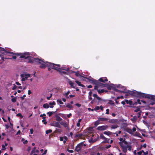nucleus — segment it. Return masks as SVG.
<instances>
[{
	"instance_id": "obj_1",
	"label": "nucleus",
	"mask_w": 155,
	"mask_h": 155,
	"mask_svg": "<svg viewBox=\"0 0 155 155\" xmlns=\"http://www.w3.org/2000/svg\"><path fill=\"white\" fill-rule=\"evenodd\" d=\"M127 93L137 98H141L143 97L148 99H152L153 100H155V97L151 95V94L141 93L140 92H138L136 91H128Z\"/></svg>"
},
{
	"instance_id": "obj_2",
	"label": "nucleus",
	"mask_w": 155,
	"mask_h": 155,
	"mask_svg": "<svg viewBox=\"0 0 155 155\" xmlns=\"http://www.w3.org/2000/svg\"><path fill=\"white\" fill-rule=\"evenodd\" d=\"M30 54L28 52H25L23 53L22 55L20 57V58H25V59H28V62L31 64L34 62L41 63L40 61L43 62V60H41L38 58H35L31 57L29 55Z\"/></svg>"
},
{
	"instance_id": "obj_3",
	"label": "nucleus",
	"mask_w": 155,
	"mask_h": 155,
	"mask_svg": "<svg viewBox=\"0 0 155 155\" xmlns=\"http://www.w3.org/2000/svg\"><path fill=\"white\" fill-rule=\"evenodd\" d=\"M119 140L120 142H119V144L122 148L123 152L125 153H126L127 151V148L128 150H131L132 148L131 146L128 145H124L123 144V142L125 140V138L123 139V138H120Z\"/></svg>"
},
{
	"instance_id": "obj_4",
	"label": "nucleus",
	"mask_w": 155,
	"mask_h": 155,
	"mask_svg": "<svg viewBox=\"0 0 155 155\" xmlns=\"http://www.w3.org/2000/svg\"><path fill=\"white\" fill-rule=\"evenodd\" d=\"M55 65V66H57V67L53 66V67L51 68H54V69L56 70L61 73H63L64 74H66L67 75L68 74V72L64 71H61V66L60 64Z\"/></svg>"
},
{
	"instance_id": "obj_5",
	"label": "nucleus",
	"mask_w": 155,
	"mask_h": 155,
	"mask_svg": "<svg viewBox=\"0 0 155 155\" xmlns=\"http://www.w3.org/2000/svg\"><path fill=\"white\" fill-rule=\"evenodd\" d=\"M1 51H3L4 52H2V54H5V53L6 54H8L10 53L12 54L13 55H17V56H21V55H22L23 54L21 53H14L12 52H9L8 51H6L5 50V49L4 48H1Z\"/></svg>"
},
{
	"instance_id": "obj_6",
	"label": "nucleus",
	"mask_w": 155,
	"mask_h": 155,
	"mask_svg": "<svg viewBox=\"0 0 155 155\" xmlns=\"http://www.w3.org/2000/svg\"><path fill=\"white\" fill-rule=\"evenodd\" d=\"M41 60H43V62L40 61L41 62V63H37L38 64H41V65L40 66V68H45L47 66H49V64H48V62H45L44 61V59H41Z\"/></svg>"
},
{
	"instance_id": "obj_7",
	"label": "nucleus",
	"mask_w": 155,
	"mask_h": 155,
	"mask_svg": "<svg viewBox=\"0 0 155 155\" xmlns=\"http://www.w3.org/2000/svg\"><path fill=\"white\" fill-rule=\"evenodd\" d=\"M108 128V126L107 125H103L99 126L97 128V130L99 131H103L106 130Z\"/></svg>"
},
{
	"instance_id": "obj_8",
	"label": "nucleus",
	"mask_w": 155,
	"mask_h": 155,
	"mask_svg": "<svg viewBox=\"0 0 155 155\" xmlns=\"http://www.w3.org/2000/svg\"><path fill=\"white\" fill-rule=\"evenodd\" d=\"M83 142L81 143H80L78 144L76 146L75 150L77 152L81 150V148L83 146Z\"/></svg>"
},
{
	"instance_id": "obj_9",
	"label": "nucleus",
	"mask_w": 155,
	"mask_h": 155,
	"mask_svg": "<svg viewBox=\"0 0 155 155\" xmlns=\"http://www.w3.org/2000/svg\"><path fill=\"white\" fill-rule=\"evenodd\" d=\"M109 84V83H105L104 84L101 83L99 82L98 81L97 85H98V87L101 86L104 87H107Z\"/></svg>"
},
{
	"instance_id": "obj_10",
	"label": "nucleus",
	"mask_w": 155,
	"mask_h": 155,
	"mask_svg": "<svg viewBox=\"0 0 155 155\" xmlns=\"http://www.w3.org/2000/svg\"><path fill=\"white\" fill-rule=\"evenodd\" d=\"M99 81L105 82L107 81L108 80L106 77H102L100 78L98 80Z\"/></svg>"
},
{
	"instance_id": "obj_11",
	"label": "nucleus",
	"mask_w": 155,
	"mask_h": 155,
	"mask_svg": "<svg viewBox=\"0 0 155 155\" xmlns=\"http://www.w3.org/2000/svg\"><path fill=\"white\" fill-rule=\"evenodd\" d=\"M60 124L63 125L64 127L66 128L68 130H69L70 128L66 122H61L60 123Z\"/></svg>"
},
{
	"instance_id": "obj_12",
	"label": "nucleus",
	"mask_w": 155,
	"mask_h": 155,
	"mask_svg": "<svg viewBox=\"0 0 155 155\" xmlns=\"http://www.w3.org/2000/svg\"><path fill=\"white\" fill-rule=\"evenodd\" d=\"M113 90L115 91L116 92H121L123 93H127V92H126V91H120V90H118L117 89L116 87H113Z\"/></svg>"
},
{
	"instance_id": "obj_13",
	"label": "nucleus",
	"mask_w": 155,
	"mask_h": 155,
	"mask_svg": "<svg viewBox=\"0 0 155 155\" xmlns=\"http://www.w3.org/2000/svg\"><path fill=\"white\" fill-rule=\"evenodd\" d=\"M49 64V66H48V70L49 71H50L51 70V69H54V68H52L51 67H53V66H55V64H54V63H48Z\"/></svg>"
},
{
	"instance_id": "obj_14",
	"label": "nucleus",
	"mask_w": 155,
	"mask_h": 155,
	"mask_svg": "<svg viewBox=\"0 0 155 155\" xmlns=\"http://www.w3.org/2000/svg\"><path fill=\"white\" fill-rule=\"evenodd\" d=\"M98 80H97L95 79H90L89 80V82L92 83L94 84L97 85Z\"/></svg>"
},
{
	"instance_id": "obj_15",
	"label": "nucleus",
	"mask_w": 155,
	"mask_h": 155,
	"mask_svg": "<svg viewBox=\"0 0 155 155\" xmlns=\"http://www.w3.org/2000/svg\"><path fill=\"white\" fill-rule=\"evenodd\" d=\"M99 121H107L108 119L107 118L104 117H99L98 118Z\"/></svg>"
},
{
	"instance_id": "obj_16",
	"label": "nucleus",
	"mask_w": 155,
	"mask_h": 155,
	"mask_svg": "<svg viewBox=\"0 0 155 155\" xmlns=\"http://www.w3.org/2000/svg\"><path fill=\"white\" fill-rule=\"evenodd\" d=\"M54 124L55 125H54V127H57L59 128H61V127L59 122L54 121Z\"/></svg>"
},
{
	"instance_id": "obj_17",
	"label": "nucleus",
	"mask_w": 155,
	"mask_h": 155,
	"mask_svg": "<svg viewBox=\"0 0 155 155\" xmlns=\"http://www.w3.org/2000/svg\"><path fill=\"white\" fill-rule=\"evenodd\" d=\"M69 84L71 85V87L75 88V85L71 81H70L69 82Z\"/></svg>"
},
{
	"instance_id": "obj_18",
	"label": "nucleus",
	"mask_w": 155,
	"mask_h": 155,
	"mask_svg": "<svg viewBox=\"0 0 155 155\" xmlns=\"http://www.w3.org/2000/svg\"><path fill=\"white\" fill-rule=\"evenodd\" d=\"M55 117L56 118V120L57 121H61L62 120V118H61L58 115H55Z\"/></svg>"
},
{
	"instance_id": "obj_19",
	"label": "nucleus",
	"mask_w": 155,
	"mask_h": 155,
	"mask_svg": "<svg viewBox=\"0 0 155 155\" xmlns=\"http://www.w3.org/2000/svg\"><path fill=\"white\" fill-rule=\"evenodd\" d=\"M116 87L117 88H120L122 90L124 91H125L126 89L125 87H124L122 86L120 84L117 85Z\"/></svg>"
},
{
	"instance_id": "obj_20",
	"label": "nucleus",
	"mask_w": 155,
	"mask_h": 155,
	"mask_svg": "<svg viewBox=\"0 0 155 155\" xmlns=\"http://www.w3.org/2000/svg\"><path fill=\"white\" fill-rule=\"evenodd\" d=\"M141 101L140 99H137L136 102H134V104L135 105H137L138 104H141Z\"/></svg>"
},
{
	"instance_id": "obj_21",
	"label": "nucleus",
	"mask_w": 155,
	"mask_h": 155,
	"mask_svg": "<svg viewBox=\"0 0 155 155\" xmlns=\"http://www.w3.org/2000/svg\"><path fill=\"white\" fill-rule=\"evenodd\" d=\"M49 104L50 105L49 107L53 108L54 107L53 105L55 104V103L54 101H53L52 102L49 103Z\"/></svg>"
},
{
	"instance_id": "obj_22",
	"label": "nucleus",
	"mask_w": 155,
	"mask_h": 155,
	"mask_svg": "<svg viewBox=\"0 0 155 155\" xmlns=\"http://www.w3.org/2000/svg\"><path fill=\"white\" fill-rule=\"evenodd\" d=\"M57 111V110L55 112H49L47 113V114H48L49 117H51Z\"/></svg>"
},
{
	"instance_id": "obj_23",
	"label": "nucleus",
	"mask_w": 155,
	"mask_h": 155,
	"mask_svg": "<svg viewBox=\"0 0 155 155\" xmlns=\"http://www.w3.org/2000/svg\"><path fill=\"white\" fill-rule=\"evenodd\" d=\"M118 127L117 124H115L111 125L110 127L111 129H114L117 128Z\"/></svg>"
},
{
	"instance_id": "obj_24",
	"label": "nucleus",
	"mask_w": 155,
	"mask_h": 155,
	"mask_svg": "<svg viewBox=\"0 0 155 155\" xmlns=\"http://www.w3.org/2000/svg\"><path fill=\"white\" fill-rule=\"evenodd\" d=\"M75 82L77 84H78V85L79 86H81L82 87H84V86L83 84H81V83L80 82H79L78 81H75Z\"/></svg>"
},
{
	"instance_id": "obj_25",
	"label": "nucleus",
	"mask_w": 155,
	"mask_h": 155,
	"mask_svg": "<svg viewBox=\"0 0 155 155\" xmlns=\"http://www.w3.org/2000/svg\"><path fill=\"white\" fill-rule=\"evenodd\" d=\"M125 101L126 103L127 104H129L130 105H131L132 104V101H128L127 100H125Z\"/></svg>"
},
{
	"instance_id": "obj_26",
	"label": "nucleus",
	"mask_w": 155,
	"mask_h": 155,
	"mask_svg": "<svg viewBox=\"0 0 155 155\" xmlns=\"http://www.w3.org/2000/svg\"><path fill=\"white\" fill-rule=\"evenodd\" d=\"M50 107V106L47 103L43 105V107L44 108H48Z\"/></svg>"
},
{
	"instance_id": "obj_27",
	"label": "nucleus",
	"mask_w": 155,
	"mask_h": 155,
	"mask_svg": "<svg viewBox=\"0 0 155 155\" xmlns=\"http://www.w3.org/2000/svg\"><path fill=\"white\" fill-rule=\"evenodd\" d=\"M104 134L109 136L112 134V133L110 131H105L104 132Z\"/></svg>"
},
{
	"instance_id": "obj_28",
	"label": "nucleus",
	"mask_w": 155,
	"mask_h": 155,
	"mask_svg": "<svg viewBox=\"0 0 155 155\" xmlns=\"http://www.w3.org/2000/svg\"><path fill=\"white\" fill-rule=\"evenodd\" d=\"M82 134H76L74 136V138H76L77 137L80 138L82 137Z\"/></svg>"
},
{
	"instance_id": "obj_29",
	"label": "nucleus",
	"mask_w": 155,
	"mask_h": 155,
	"mask_svg": "<svg viewBox=\"0 0 155 155\" xmlns=\"http://www.w3.org/2000/svg\"><path fill=\"white\" fill-rule=\"evenodd\" d=\"M66 107L71 109L73 108V106L71 105L69 103L67 104Z\"/></svg>"
},
{
	"instance_id": "obj_30",
	"label": "nucleus",
	"mask_w": 155,
	"mask_h": 155,
	"mask_svg": "<svg viewBox=\"0 0 155 155\" xmlns=\"http://www.w3.org/2000/svg\"><path fill=\"white\" fill-rule=\"evenodd\" d=\"M137 119V116H134L133 117V118H132L131 119V120L132 121H136Z\"/></svg>"
},
{
	"instance_id": "obj_31",
	"label": "nucleus",
	"mask_w": 155,
	"mask_h": 155,
	"mask_svg": "<svg viewBox=\"0 0 155 155\" xmlns=\"http://www.w3.org/2000/svg\"><path fill=\"white\" fill-rule=\"evenodd\" d=\"M45 118H46L45 117H43V120H42V122L45 124H47V122L46 121V120L45 119Z\"/></svg>"
},
{
	"instance_id": "obj_32",
	"label": "nucleus",
	"mask_w": 155,
	"mask_h": 155,
	"mask_svg": "<svg viewBox=\"0 0 155 155\" xmlns=\"http://www.w3.org/2000/svg\"><path fill=\"white\" fill-rule=\"evenodd\" d=\"M52 130L51 129H49L48 130H47L45 131V133L46 134H48L50 133H51L52 132Z\"/></svg>"
},
{
	"instance_id": "obj_33",
	"label": "nucleus",
	"mask_w": 155,
	"mask_h": 155,
	"mask_svg": "<svg viewBox=\"0 0 155 155\" xmlns=\"http://www.w3.org/2000/svg\"><path fill=\"white\" fill-rule=\"evenodd\" d=\"M100 138H102L103 139H104L105 140H107V138H106L103 134H101L100 136Z\"/></svg>"
},
{
	"instance_id": "obj_34",
	"label": "nucleus",
	"mask_w": 155,
	"mask_h": 155,
	"mask_svg": "<svg viewBox=\"0 0 155 155\" xmlns=\"http://www.w3.org/2000/svg\"><path fill=\"white\" fill-rule=\"evenodd\" d=\"M109 123H114L116 122V121L114 119H111L109 120L108 121Z\"/></svg>"
},
{
	"instance_id": "obj_35",
	"label": "nucleus",
	"mask_w": 155,
	"mask_h": 155,
	"mask_svg": "<svg viewBox=\"0 0 155 155\" xmlns=\"http://www.w3.org/2000/svg\"><path fill=\"white\" fill-rule=\"evenodd\" d=\"M57 103H59L60 104H63V103L61 101V99H58L57 100Z\"/></svg>"
},
{
	"instance_id": "obj_36",
	"label": "nucleus",
	"mask_w": 155,
	"mask_h": 155,
	"mask_svg": "<svg viewBox=\"0 0 155 155\" xmlns=\"http://www.w3.org/2000/svg\"><path fill=\"white\" fill-rule=\"evenodd\" d=\"M56 132L60 133L62 132L61 130L59 129H56L55 131Z\"/></svg>"
},
{
	"instance_id": "obj_37",
	"label": "nucleus",
	"mask_w": 155,
	"mask_h": 155,
	"mask_svg": "<svg viewBox=\"0 0 155 155\" xmlns=\"http://www.w3.org/2000/svg\"><path fill=\"white\" fill-rule=\"evenodd\" d=\"M107 87V88L108 90H110L111 88L113 89V87H113L112 86L109 85V84Z\"/></svg>"
},
{
	"instance_id": "obj_38",
	"label": "nucleus",
	"mask_w": 155,
	"mask_h": 155,
	"mask_svg": "<svg viewBox=\"0 0 155 155\" xmlns=\"http://www.w3.org/2000/svg\"><path fill=\"white\" fill-rule=\"evenodd\" d=\"M97 91L98 92L99 94H101V93H103L104 91V89H101V90H97Z\"/></svg>"
},
{
	"instance_id": "obj_39",
	"label": "nucleus",
	"mask_w": 155,
	"mask_h": 155,
	"mask_svg": "<svg viewBox=\"0 0 155 155\" xmlns=\"http://www.w3.org/2000/svg\"><path fill=\"white\" fill-rule=\"evenodd\" d=\"M141 111H140V112H138L137 114V118H140V117H141L140 115H141Z\"/></svg>"
},
{
	"instance_id": "obj_40",
	"label": "nucleus",
	"mask_w": 155,
	"mask_h": 155,
	"mask_svg": "<svg viewBox=\"0 0 155 155\" xmlns=\"http://www.w3.org/2000/svg\"><path fill=\"white\" fill-rule=\"evenodd\" d=\"M16 98H17L16 97L13 98L12 99L11 101L13 102H14V103L15 102H16Z\"/></svg>"
},
{
	"instance_id": "obj_41",
	"label": "nucleus",
	"mask_w": 155,
	"mask_h": 155,
	"mask_svg": "<svg viewBox=\"0 0 155 155\" xmlns=\"http://www.w3.org/2000/svg\"><path fill=\"white\" fill-rule=\"evenodd\" d=\"M135 135L137 136V137H141V135L140 134L138 133L137 132H136V133Z\"/></svg>"
},
{
	"instance_id": "obj_42",
	"label": "nucleus",
	"mask_w": 155,
	"mask_h": 155,
	"mask_svg": "<svg viewBox=\"0 0 155 155\" xmlns=\"http://www.w3.org/2000/svg\"><path fill=\"white\" fill-rule=\"evenodd\" d=\"M61 68V70L62 69V70H66L67 71H68V70L69 69V68H67L66 69L65 67H64V68L62 67V68Z\"/></svg>"
},
{
	"instance_id": "obj_43",
	"label": "nucleus",
	"mask_w": 155,
	"mask_h": 155,
	"mask_svg": "<svg viewBox=\"0 0 155 155\" xmlns=\"http://www.w3.org/2000/svg\"><path fill=\"white\" fill-rule=\"evenodd\" d=\"M100 109V107H99L98 106H96L95 108L94 109V110H99Z\"/></svg>"
},
{
	"instance_id": "obj_44",
	"label": "nucleus",
	"mask_w": 155,
	"mask_h": 155,
	"mask_svg": "<svg viewBox=\"0 0 155 155\" xmlns=\"http://www.w3.org/2000/svg\"><path fill=\"white\" fill-rule=\"evenodd\" d=\"M140 111H141L140 109L139 108H137L134 110V111L136 112H137L138 111L140 112Z\"/></svg>"
},
{
	"instance_id": "obj_45",
	"label": "nucleus",
	"mask_w": 155,
	"mask_h": 155,
	"mask_svg": "<svg viewBox=\"0 0 155 155\" xmlns=\"http://www.w3.org/2000/svg\"><path fill=\"white\" fill-rule=\"evenodd\" d=\"M109 103L111 105H114V101H113L112 100H110L109 101Z\"/></svg>"
},
{
	"instance_id": "obj_46",
	"label": "nucleus",
	"mask_w": 155,
	"mask_h": 155,
	"mask_svg": "<svg viewBox=\"0 0 155 155\" xmlns=\"http://www.w3.org/2000/svg\"><path fill=\"white\" fill-rule=\"evenodd\" d=\"M36 147H34L33 149H32L31 151L32 152H33L34 153H35V151H36Z\"/></svg>"
},
{
	"instance_id": "obj_47",
	"label": "nucleus",
	"mask_w": 155,
	"mask_h": 155,
	"mask_svg": "<svg viewBox=\"0 0 155 155\" xmlns=\"http://www.w3.org/2000/svg\"><path fill=\"white\" fill-rule=\"evenodd\" d=\"M25 75V78H27L28 77H30V74H26Z\"/></svg>"
},
{
	"instance_id": "obj_48",
	"label": "nucleus",
	"mask_w": 155,
	"mask_h": 155,
	"mask_svg": "<svg viewBox=\"0 0 155 155\" xmlns=\"http://www.w3.org/2000/svg\"><path fill=\"white\" fill-rule=\"evenodd\" d=\"M70 92V91H68L66 93H65V94H64V95L65 96H68Z\"/></svg>"
},
{
	"instance_id": "obj_49",
	"label": "nucleus",
	"mask_w": 155,
	"mask_h": 155,
	"mask_svg": "<svg viewBox=\"0 0 155 155\" xmlns=\"http://www.w3.org/2000/svg\"><path fill=\"white\" fill-rule=\"evenodd\" d=\"M75 72V75L76 76L78 77V76H80L79 73L78 72Z\"/></svg>"
},
{
	"instance_id": "obj_50",
	"label": "nucleus",
	"mask_w": 155,
	"mask_h": 155,
	"mask_svg": "<svg viewBox=\"0 0 155 155\" xmlns=\"http://www.w3.org/2000/svg\"><path fill=\"white\" fill-rule=\"evenodd\" d=\"M123 144L126 145H127L128 143V142L125 141V140H124L123 142Z\"/></svg>"
},
{
	"instance_id": "obj_51",
	"label": "nucleus",
	"mask_w": 155,
	"mask_h": 155,
	"mask_svg": "<svg viewBox=\"0 0 155 155\" xmlns=\"http://www.w3.org/2000/svg\"><path fill=\"white\" fill-rule=\"evenodd\" d=\"M2 150H5L6 148H5V146L4 145L2 144Z\"/></svg>"
},
{
	"instance_id": "obj_52",
	"label": "nucleus",
	"mask_w": 155,
	"mask_h": 155,
	"mask_svg": "<svg viewBox=\"0 0 155 155\" xmlns=\"http://www.w3.org/2000/svg\"><path fill=\"white\" fill-rule=\"evenodd\" d=\"M46 114H41L40 115V117H45L46 116Z\"/></svg>"
},
{
	"instance_id": "obj_53",
	"label": "nucleus",
	"mask_w": 155,
	"mask_h": 155,
	"mask_svg": "<svg viewBox=\"0 0 155 155\" xmlns=\"http://www.w3.org/2000/svg\"><path fill=\"white\" fill-rule=\"evenodd\" d=\"M26 97V95L24 94L22 97H21V99L22 100H23L24 99V98Z\"/></svg>"
},
{
	"instance_id": "obj_54",
	"label": "nucleus",
	"mask_w": 155,
	"mask_h": 155,
	"mask_svg": "<svg viewBox=\"0 0 155 155\" xmlns=\"http://www.w3.org/2000/svg\"><path fill=\"white\" fill-rule=\"evenodd\" d=\"M17 87V86L15 84H14V86L13 87L12 89V90H15V89Z\"/></svg>"
},
{
	"instance_id": "obj_55",
	"label": "nucleus",
	"mask_w": 155,
	"mask_h": 155,
	"mask_svg": "<svg viewBox=\"0 0 155 155\" xmlns=\"http://www.w3.org/2000/svg\"><path fill=\"white\" fill-rule=\"evenodd\" d=\"M96 98L99 101H101L102 100V99L101 98H100L98 96H97Z\"/></svg>"
},
{
	"instance_id": "obj_56",
	"label": "nucleus",
	"mask_w": 155,
	"mask_h": 155,
	"mask_svg": "<svg viewBox=\"0 0 155 155\" xmlns=\"http://www.w3.org/2000/svg\"><path fill=\"white\" fill-rule=\"evenodd\" d=\"M98 86L97 85H96L95 86H94V89L95 90H98Z\"/></svg>"
},
{
	"instance_id": "obj_57",
	"label": "nucleus",
	"mask_w": 155,
	"mask_h": 155,
	"mask_svg": "<svg viewBox=\"0 0 155 155\" xmlns=\"http://www.w3.org/2000/svg\"><path fill=\"white\" fill-rule=\"evenodd\" d=\"M148 152L147 151L146 152H144L143 153V155H147L148 154Z\"/></svg>"
},
{
	"instance_id": "obj_58",
	"label": "nucleus",
	"mask_w": 155,
	"mask_h": 155,
	"mask_svg": "<svg viewBox=\"0 0 155 155\" xmlns=\"http://www.w3.org/2000/svg\"><path fill=\"white\" fill-rule=\"evenodd\" d=\"M17 116L20 117H22V116L21 113H18V114H17Z\"/></svg>"
},
{
	"instance_id": "obj_59",
	"label": "nucleus",
	"mask_w": 155,
	"mask_h": 155,
	"mask_svg": "<svg viewBox=\"0 0 155 155\" xmlns=\"http://www.w3.org/2000/svg\"><path fill=\"white\" fill-rule=\"evenodd\" d=\"M67 151H68L70 153H73L74 152L73 150H69L68 149Z\"/></svg>"
},
{
	"instance_id": "obj_60",
	"label": "nucleus",
	"mask_w": 155,
	"mask_h": 155,
	"mask_svg": "<svg viewBox=\"0 0 155 155\" xmlns=\"http://www.w3.org/2000/svg\"><path fill=\"white\" fill-rule=\"evenodd\" d=\"M99 121H98V120L97 121H96L95 123V125H98L99 124Z\"/></svg>"
},
{
	"instance_id": "obj_61",
	"label": "nucleus",
	"mask_w": 155,
	"mask_h": 155,
	"mask_svg": "<svg viewBox=\"0 0 155 155\" xmlns=\"http://www.w3.org/2000/svg\"><path fill=\"white\" fill-rule=\"evenodd\" d=\"M106 114H109V109H107L106 110Z\"/></svg>"
},
{
	"instance_id": "obj_62",
	"label": "nucleus",
	"mask_w": 155,
	"mask_h": 155,
	"mask_svg": "<svg viewBox=\"0 0 155 155\" xmlns=\"http://www.w3.org/2000/svg\"><path fill=\"white\" fill-rule=\"evenodd\" d=\"M64 139V137H60V140L61 141H63Z\"/></svg>"
},
{
	"instance_id": "obj_63",
	"label": "nucleus",
	"mask_w": 155,
	"mask_h": 155,
	"mask_svg": "<svg viewBox=\"0 0 155 155\" xmlns=\"http://www.w3.org/2000/svg\"><path fill=\"white\" fill-rule=\"evenodd\" d=\"M64 140L66 141L68 140V138L67 137L64 136Z\"/></svg>"
},
{
	"instance_id": "obj_64",
	"label": "nucleus",
	"mask_w": 155,
	"mask_h": 155,
	"mask_svg": "<svg viewBox=\"0 0 155 155\" xmlns=\"http://www.w3.org/2000/svg\"><path fill=\"white\" fill-rule=\"evenodd\" d=\"M92 94V92L91 91H90L89 92V95L90 96H91V95Z\"/></svg>"
}]
</instances>
